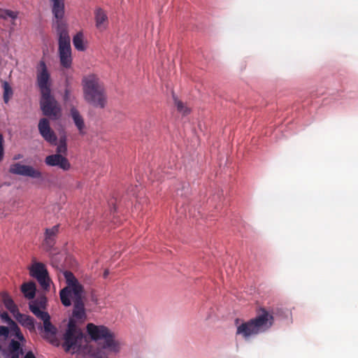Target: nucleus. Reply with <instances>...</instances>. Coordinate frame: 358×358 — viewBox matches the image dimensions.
I'll return each mask as SVG.
<instances>
[{
	"label": "nucleus",
	"mask_w": 358,
	"mask_h": 358,
	"mask_svg": "<svg viewBox=\"0 0 358 358\" xmlns=\"http://www.w3.org/2000/svg\"><path fill=\"white\" fill-rule=\"evenodd\" d=\"M3 101L5 103H8L13 95V90L9 84L7 82L3 83Z\"/></svg>",
	"instance_id": "nucleus-24"
},
{
	"label": "nucleus",
	"mask_w": 358,
	"mask_h": 358,
	"mask_svg": "<svg viewBox=\"0 0 358 358\" xmlns=\"http://www.w3.org/2000/svg\"><path fill=\"white\" fill-rule=\"evenodd\" d=\"M71 116L73 120L75 125L79 131L80 135H84L85 131V122L83 117L80 115L79 111L74 107L71 108Z\"/></svg>",
	"instance_id": "nucleus-15"
},
{
	"label": "nucleus",
	"mask_w": 358,
	"mask_h": 358,
	"mask_svg": "<svg viewBox=\"0 0 358 358\" xmlns=\"http://www.w3.org/2000/svg\"><path fill=\"white\" fill-rule=\"evenodd\" d=\"M24 358H36V357L31 351H29L27 352Z\"/></svg>",
	"instance_id": "nucleus-33"
},
{
	"label": "nucleus",
	"mask_w": 358,
	"mask_h": 358,
	"mask_svg": "<svg viewBox=\"0 0 358 358\" xmlns=\"http://www.w3.org/2000/svg\"><path fill=\"white\" fill-rule=\"evenodd\" d=\"M8 329H9V331L10 332H12L13 334L18 330H20V329L19 328V327L17 326V324H16L15 322H14L13 320L10 322L8 324Z\"/></svg>",
	"instance_id": "nucleus-29"
},
{
	"label": "nucleus",
	"mask_w": 358,
	"mask_h": 358,
	"mask_svg": "<svg viewBox=\"0 0 358 358\" xmlns=\"http://www.w3.org/2000/svg\"><path fill=\"white\" fill-rule=\"evenodd\" d=\"M8 349L10 354V358H19L20 355L23 354L20 343L13 339L10 341Z\"/></svg>",
	"instance_id": "nucleus-19"
},
{
	"label": "nucleus",
	"mask_w": 358,
	"mask_h": 358,
	"mask_svg": "<svg viewBox=\"0 0 358 358\" xmlns=\"http://www.w3.org/2000/svg\"><path fill=\"white\" fill-rule=\"evenodd\" d=\"M38 128L40 134L45 141L51 145H57V137L54 131L51 129L49 120L47 118L43 117L39 120Z\"/></svg>",
	"instance_id": "nucleus-9"
},
{
	"label": "nucleus",
	"mask_w": 358,
	"mask_h": 358,
	"mask_svg": "<svg viewBox=\"0 0 358 358\" xmlns=\"http://www.w3.org/2000/svg\"><path fill=\"white\" fill-rule=\"evenodd\" d=\"M3 136L0 134V162L3 160L4 155Z\"/></svg>",
	"instance_id": "nucleus-28"
},
{
	"label": "nucleus",
	"mask_w": 358,
	"mask_h": 358,
	"mask_svg": "<svg viewBox=\"0 0 358 358\" xmlns=\"http://www.w3.org/2000/svg\"><path fill=\"white\" fill-rule=\"evenodd\" d=\"M96 27L99 29H104L106 27L108 17L101 8H98L95 11Z\"/></svg>",
	"instance_id": "nucleus-17"
},
{
	"label": "nucleus",
	"mask_w": 358,
	"mask_h": 358,
	"mask_svg": "<svg viewBox=\"0 0 358 358\" xmlns=\"http://www.w3.org/2000/svg\"><path fill=\"white\" fill-rule=\"evenodd\" d=\"M41 109L43 114L52 120H58L62 115V109L50 92L41 94L40 101Z\"/></svg>",
	"instance_id": "nucleus-4"
},
{
	"label": "nucleus",
	"mask_w": 358,
	"mask_h": 358,
	"mask_svg": "<svg viewBox=\"0 0 358 358\" xmlns=\"http://www.w3.org/2000/svg\"><path fill=\"white\" fill-rule=\"evenodd\" d=\"M61 66L69 69L72 64L71 50L59 51Z\"/></svg>",
	"instance_id": "nucleus-20"
},
{
	"label": "nucleus",
	"mask_w": 358,
	"mask_h": 358,
	"mask_svg": "<svg viewBox=\"0 0 358 358\" xmlns=\"http://www.w3.org/2000/svg\"><path fill=\"white\" fill-rule=\"evenodd\" d=\"M85 100L95 108H104L108 103L106 91L103 83L97 76L90 74L82 80Z\"/></svg>",
	"instance_id": "nucleus-3"
},
{
	"label": "nucleus",
	"mask_w": 358,
	"mask_h": 358,
	"mask_svg": "<svg viewBox=\"0 0 358 358\" xmlns=\"http://www.w3.org/2000/svg\"><path fill=\"white\" fill-rule=\"evenodd\" d=\"M14 335L15 336V337L19 339L20 341H24L25 339H24V337L23 336V334H22L20 329L17 331Z\"/></svg>",
	"instance_id": "nucleus-31"
},
{
	"label": "nucleus",
	"mask_w": 358,
	"mask_h": 358,
	"mask_svg": "<svg viewBox=\"0 0 358 358\" xmlns=\"http://www.w3.org/2000/svg\"><path fill=\"white\" fill-rule=\"evenodd\" d=\"M10 331L8 327L5 326H0V338L3 337L4 340L7 339L9 336Z\"/></svg>",
	"instance_id": "nucleus-27"
},
{
	"label": "nucleus",
	"mask_w": 358,
	"mask_h": 358,
	"mask_svg": "<svg viewBox=\"0 0 358 358\" xmlns=\"http://www.w3.org/2000/svg\"><path fill=\"white\" fill-rule=\"evenodd\" d=\"M36 289V285L33 282L23 283L21 286L22 292L28 299H32L34 298Z\"/></svg>",
	"instance_id": "nucleus-18"
},
{
	"label": "nucleus",
	"mask_w": 358,
	"mask_h": 358,
	"mask_svg": "<svg viewBox=\"0 0 358 358\" xmlns=\"http://www.w3.org/2000/svg\"><path fill=\"white\" fill-rule=\"evenodd\" d=\"M30 275L36 278L42 289L48 290L50 288V279L44 264L35 262L29 268Z\"/></svg>",
	"instance_id": "nucleus-6"
},
{
	"label": "nucleus",
	"mask_w": 358,
	"mask_h": 358,
	"mask_svg": "<svg viewBox=\"0 0 358 358\" xmlns=\"http://www.w3.org/2000/svg\"><path fill=\"white\" fill-rule=\"evenodd\" d=\"M9 173L14 175L30 177L32 178H41L42 173L38 169L29 165L21 164L16 162L10 164L8 170Z\"/></svg>",
	"instance_id": "nucleus-8"
},
{
	"label": "nucleus",
	"mask_w": 358,
	"mask_h": 358,
	"mask_svg": "<svg viewBox=\"0 0 358 358\" xmlns=\"http://www.w3.org/2000/svg\"><path fill=\"white\" fill-rule=\"evenodd\" d=\"M70 99V91L68 89L65 90L64 94V100L65 101H68Z\"/></svg>",
	"instance_id": "nucleus-32"
},
{
	"label": "nucleus",
	"mask_w": 358,
	"mask_h": 358,
	"mask_svg": "<svg viewBox=\"0 0 358 358\" xmlns=\"http://www.w3.org/2000/svg\"><path fill=\"white\" fill-rule=\"evenodd\" d=\"M13 315L17 322L22 326L27 328L30 331L35 330L34 320L32 317L22 314L19 312V310Z\"/></svg>",
	"instance_id": "nucleus-14"
},
{
	"label": "nucleus",
	"mask_w": 358,
	"mask_h": 358,
	"mask_svg": "<svg viewBox=\"0 0 358 358\" xmlns=\"http://www.w3.org/2000/svg\"><path fill=\"white\" fill-rule=\"evenodd\" d=\"M52 3V13L57 20V27L59 24L64 26L62 20L65 13L64 0H50Z\"/></svg>",
	"instance_id": "nucleus-11"
},
{
	"label": "nucleus",
	"mask_w": 358,
	"mask_h": 358,
	"mask_svg": "<svg viewBox=\"0 0 358 358\" xmlns=\"http://www.w3.org/2000/svg\"><path fill=\"white\" fill-rule=\"evenodd\" d=\"M45 163L49 166H57L63 171H69L71 169V164L68 159L59 154L47 156L45 159Z\"/></svg>",
	"instance_id": "nucleus-10"
},
{
	"label": "nucleus",
	"mask_w": 358,
	"mask_h": 358,
	"mask_svg": "<svg viewBox=\"0 0 358 358\" xmlns=\"http://www.w3.org/2000/svg\"><path fill=\"white\" fill-rule=\"evenodd\" d=\"M0 302H2L13 315L19 310L10 296L6 292H0Z\"/></svg>",
	"instance_id": "nucleus-16"
},
{
	"label": "nucleus",
	"mask_w": 358,
	"mask_h": 358,
	"mask_svg": "<svg viewBox=\"0 0 358 358\" xmlns=\"http://www.w3.org/2000/svg\"><path fill=\"white\" fill-rule=\"evenodd\" d=\"M59 225L45 229L44 245L48 249L52 248L55 243V238L59 233Z\"/></svg>",
	"instance_id": "nucleus-13"
},
{
	"label": "nucleus",
	"mask_w": 358,
	"mask_h": 358,
	"mask_svg": "<svg viewBox=\"0 0 358 358\" xmlns=\"http://www.w3.org/2000/svg\"><path fill=\"white\" fill-rule=\"evenodd\" d=\"M175 104L177 107V110L178 112L181 113L182 115H185L190 113V109L187 108L184 103L177 99H174Z\"/></svg>",
	"instance_id": "nucleus-26"
},
{
	"label": "nucleus",
	"mask_w": 358,
	"mask_h": 358,
	"mask_svg": "<svg viewBox=\"0 0 358 358\" xmlns=\"http://www.w3.org/2000/svg\"><path fill=\"white\" fill-rule=\"evenodd\" d=\"M108 273H109L108 270H105V271L103 273V277L106 278L108 276Z\"/></svg>",
	"instance_id": "nucleus-35"
},
{
	"label": "nucleus",
	"mask_w": 358,
	"mask_h": 358,
	"mask_svg": "<svg viewBox=\"0 0 358 358\" xmlns=\"http://www.w3.org/2000/svg\"><path fill=\"white\" fill-rule=\"evenodd\" d=\"M66 139L65 136H62L59 139V143L57 148V153L56 154H66L67 151V145H66Z\"/></svg>",
	"instance_id": "nucleus-25"
},
{
	"label": "nucleus",
	"mask_w": 358,
	"mask_h": 358,
	"mask_svg": "<svg viewBox=\"0 0 358 358\" xmlns=\"http://www.w3.org/2000/svg\"><path fill=\"white\" fill-rule=\"evenodd\" d=\"M47 299L45 296L37 298L36 299L31 301L29 303V310L33 313V310L35 308L38 311H42L41 308H45Z\"/></svg>",
	"instance_id": "nucleus-21"
},
{
	"label": "nucleus",
	"mask_w": 358,
	"mask_h": 358,
	"mask_svg": "<svg viewBox=\"0 0 358 358\" xmlns=\"http://www.w3.org/2000/svg\"><path fill=\"white\" fill-rule=\"evenodd\" d=\"M57 31L59 34V51L71 50L70 37L65 26L59 24Z\"/></svg>",
	"instance_id": "nucleus-12"
},
{
	"label": "nucleus",
	"mask_w": 358,
	"mask_h": 358,
	"mask_svg": "<svg viewBox=\"0 0 358 358\" xmlns=\"http://www.w3.org/2000/svg\"><path fill=\"white\" fill-rule=\"evenodd\" d=\"M273 323V311L260 307L257 310V315L254 318L237 327L236 334L241 335L243 338L248 340L252 336L266 332L271 329Z\"/></svg>",
	"instance_id": "nucleus-2"
},
{
	"label": "nucleus",
	"mask_w": 358,
	"mask_h": 358,
	"mask_svg": "<svg viewBox=\"0 0 358 358\" xmlns=\"http://www.w3.org/2000/svg\"><path fill=\"white\" fill-rule=\"evenodd\" d=\"M33 314L38 319L43 321L44 338L53 345L59 346V341L56 336L57 329L51 323L50 316L48 313L45 311H38L34 308L33 310Z\"/></svg>",
	"instance_id": "nucleus-5"
},
{
	"label": "nucleus",
	"mask_w": 358,
	"mask_h": 358,
	"mask_svg": "<svg viewBox=\"0 0 358 358\" xmlns=\"http://www.w3.org/2000/svg\"><path fill=\"white\" fill-rule=\"evenodd\" d=\"M1 320L6 322L8 324L13 321V320L10 318V317L8 315V313L3 312L0 315Z\"/></svg>",
	"instance_id": "nucleus-30"
},
{
	"label": "nucleus",
	"mask_w": 358,
	"mask_h": 358,
	"mask_svg": "<svg viewBox=\"0 0 358 358\" xmlns=\"http://www.w3.org/2000/svg\"><path fill=\"white\" fill-rule=\"evenodd\" d=\"M36 69L37 85L41 94L50 92V75L45 62L40 61Z\"/></svg>",
	"instance_id": "nucleus-7"
},
{
	"label": "nucleus",
	"mask_w": 358,
	"mask_h": 358,
	"mask_svg": "<svg viewBox=\"0 0 358 358\" xmlns=\"http://www.w3.org/2000/svg\"><path fill=\"white\" fill-rule=\"evenodd\" d=\"M18 14L19 13L17 11L0 8V18L3 20H7L8 17H10L15 20L17 17Z\"/></svg>",
	"instance_id": "nucleus-23"
},
{
	"label": "nucleus",
	"mask_w": 358,
	"mask_h": 358,
	"mask_svg": "<svg viewBox=\"0 0 358 358\" xmlns=\"http://www.w3.org/2000/svg\"><path fill=\"white\" fill-rule=\"evenodd\" d=\"M22 157H23L22 155H21V154H17V155H15L13 156V160H18V159H22Z\"/></svg>",
	"instance_id": "nucleus-34"
},
{
	"label": "nucleus",
	"mask_w": 358,
	"mask_h": 358,
	"mask_svg": "<svg viewBox=\"0 0 358 358\" xmlns=\"http://www.w3.org/2000/svg\"><path fill=\"white\" fill-rule=\"evenodd\" d=\"M64 275L67 285L59 292L60 300L65 307L73 305L72 317L69 319L63 335L62 348L64 351L76 354V358H108L110 354L118 353L120 342L115 339V334L103 325L88 323L86 327L91 339L98 342L101 348H94L84 344V334L76 320L83 322L86 318L85 289L72 272L66 271Z\"/></svg>",
	"instance_id": "nucleus-1"
},
{
	"label": "nucleus",
	"mask_w": 358,
	"mask_h": 358,
	"mask_svg": "<svg viewBox=\"0 0 358 358\" xmlns=\"http://www.w3.org/2000/svg\"><path fill=\"white\" fill-rule=\"evenodd\" d=\"M73 44L76 49L80 51H84L85 50V47L83 43V35L82 33L79 32L73 38Z\"/></svg>",
	"instance_id": "nucleus-22"
}]
</instances>
